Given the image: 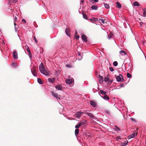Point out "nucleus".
I'll list each match as a JSON object with an SVG mask.
<instances>
[{"mask_svg": "<svg viewBox=\"0 0 146 146\" xmlns=\"http://www.w3.org/2000/svg\"><path fill=\"white\" fill-rule=\"evenodd\" d=\"M138 129H137L136 131H134L133 133L131 135H129L128 137V139H130L132 138H133L136 136L137 134V131Z\"/></svg>", "mask_w": 146, "mask_h": 146, "instance_id": "obj_1", "label": "nucleus"}, {"mask_svg": "<svg viewBox=\"0 0 146 146\" xmlns=\"http://www.w3.org/2000/svg\"><path fill=\"white\" fill-rule=\"evenodd\" d=\"M121 77H122V76L121 74H119V76H117L116 77V78L117 81L118 82H123V78L121 79Z\"/></svg>", "mask_w": 146, "mask_h": 146, "instance_id": "obj_2", "label": "nucleus"}, {"mask_svg": "<svg viewBox=\"0 0 146 146\" xmlns=\"http://www.w3.org/2000/svg\"><path fill=\"white\" fill-rule=\"evenodd\" d=\"M31 71L33 75L35 76H36L37 75L36 72V68L35 67H33L31 70Z\"/></svg>", "mask_w": 146, "mask_h": 146, "instance_id": "obj_3", "label": "nucleus"}, {"mask_svg": "<svg viewBox=\"0 0 146 146\" xmlns=\"http://www.w3.org/2000/svg\"><path fill=\"white\" fill-rule=\"evenodd\" d=\"M83 113L82 112L78 111L77 112L76 114H75V116L77 117H79L81 116Z\"/></svg>", "mask_w": 146, "mask_h": 146, "instance_id": "obj_4", "label": "nucleus"}, {"mask_svg": "<svg viewBox=\"0 0 146 146\" xmlns=\"http://www.w3.org/2000/svg\"><path fill=\"white\" fill-rule=\"evenodd\" d=\"M45 70L44 68L43 64L42 63L39 66V70L41 72Z\"/></svg>", "mask_w": 146, "mask_h": 146, "instance_id": "obj_5", "label": "nucleus"}, {"mask_svg": "<svg viewBox=\"0 0 146 146\" xmlns=\"http://www.w3.org/2000/svg\"><path fill=\"white\" fill-rule=\"evenodd\" d=\"M84 122H81L79 123L78 124L76 125L75 126V128L78 129L82 125H84Z\"/></svg>", "mask_w": 146, "mask_h": 146, "instance_id": "obj_6", "label": "nucleus"}, {"mask_svg": "<svg viewBox=\"0 0 146 146\" xmlns=\"http://www.w3.org/2000/svg\"><path fill=\"white\" fill-rule=\"evenodd\" d=\"M85 114L91 117L94 118L95 117L91 114L89 112V111H86L85 112Z\"/></svg>", "mask_w": 146, "mask_h": 146, "instance_id": "obj_7", "label": "nucleus"}, {"mask_svg": "<svg viewBox=\"0 0 146 146\" xmlns=\"http://www.w3.org/2000/svg\"><path fill=\"white\" fill-rule=\"evenodd\" d=\"M82 40H84L85 42H87V37L86 35H84L83 34L82 35Z\"/></svg>", "mask_w": 146, "mask_h": 146, "instance_id": "obj_8", "label": "nucleus"}, {"mask_svg": "<svg viewBox=\"0 0 146 146\" xmlns=\"http://www.w3.org/2000/svg\"><path fill=\"white\" fill-rule=\"evenodd\" d=\"M13 57L14 58H17L18 57V54L15 51H14L13 52Z\"/></svg>", "mask_w": 146, "mask_h": 146, "instance_id": "obj_9", "label": "nucleus"}, {"mask_svg": "<svg viewBox=\"0 0 146 146\" xmlns=\"http://www.w3.org/2000/svg\"><path fill=\"white\" fill-rule=\"evenodd\" d=\"M55 80V78H49L48 79V81L49 82H50L52 83H54Z\"/></svg>", "mask_w": 146, "mask_h": 146, "instance_id": "obj_10", "label": "nucleus"}, {"mask_svg": "<svg viewBox=\"0 0 146 146\" xmlns=\"http://www.w3.org/2000/svg\"><path fill=\"white\" fill-rule=\"evenodd\" d=\"M41 73L46 76H49V72L45 70L43 71Z\"/></svg>", "mask_w": 146, "mask_h": 146, "instance_id": "obj_11", "label": "nucleus"}, {"mask_svg": "<svg viewBox=\"0 0 146 146\" xmlns=\"http://www.w3.org/2000/svg\"><path fill=\"white\" fill-rule=\"evenodd\" d=\"M66 83H68L69 85L71 84L72 83V81L71 79H66Z\"/></svg>", "mask_w": 146, "mask_h": 146, "instance_id": "obj_12", "label": "nucleus"}, {"mask_svg": "<svg viewBox=\"0 0 146 146\" xmlns=\"http://www.w3.org/2000/svg\"><path fill=\"white\" fill-rule=\"evenodd\" d=\"M90 103V105L93 107H95L96 105V103L94 101H91Z\"/></svg>", "mask_w": 146, "mask_h": 146, "instance_id": "obj_13", "label": "nucleus"}, {"mask_svg": "<svg viewBox=\"0 0 146 146\" xmlns=\"http://www.w3.org/2000/svg\"><path fill=\"white\" fill-rule=\"evenodd\" d=\"M55 88H56V89H57L58 90H61L62 89V87L60 85H57L56 86Z\"/></svg>", "mask_w": 146, "mask_h": 146, "instance_id": "obj_14", "label": "nucleus"}, {"mask_svg": "<svg viewBox=\"0 0 146 146\" xmlns=\"http://www.w3.org/2000/svg\"><path fill=\"white\" fill-rule=\"evenodd\" d=\"M128 143V141H125L123 143H122L121 144L120 146H126Z\"/></svg>", "mask_w": 146, "mask_h": 146, "instance_id": "obj_15", "label": "nucleus"}, {"mask_svg": "<svg viewBox=\"0 0 146 146\" xmlns=\"http://www.w3.org/2000/svg\"><path fill=\"white\" fill-rule=\"evenodd\" d=\"M69 32H70V30L68 28H66L65 29V32L66 33V35L68 36L69 35Z\"/></svg>", "mask_w": 146, "mask_h": 146, "instance_id": "obj_16", "label": "nucleus"}, {"mask_svg": "<svg viewBox=\"0 0 146 146\" xmlns=\"http://www.w3.org/2000/svg\"><path fill=\"white\" fill-rule=\"evenodd\" d=\"M91 8L93 10H97L98 9V7L96 5H92L91 6Z\"/></svg>", "mask_w": 146, "mask_h": 146, "instance_id": "obj_17", "label": "nucleus"}, {"mask_svg": "<svg viewBox=\"0 0 146 146\" xmlns=\"http://www.w3.org/2000/svg\"><path fill=\"white\" fill-rule=\"evenodd\" d=\"M52 95L54 97L57 98L58 97V95L57 94L54 93V92H52Z\"/></svg>", "mask_w": 146, "mask_h": 146, "instance_id": "obj_18", "label": "nucleus"}, {"mask_svg": "<svg viewBox=\"0 0 146 146\" xmlns=\"http://www.w3.org/2000/svg\"><path fill=\"white\" fill-rule=\"evenodd\" d=\"M99 78L100 79V83H102L104 80H103V78L100 75L99 76Z\"/></svg>", "mask_w": 146, "mask_h": 146, "instance_id": "obj_19", "label": "nucleus"}, {"mask_svg": "<svg viewBox=\"0 0 146 146\" xmlns=\"http://www.w3.org/2000/svg\"><path fill=\"white\" fill-rule=\"evenodd\" d=\"M25 47L27 49V52L29 54H30V53L31 54V51H30V49L29 48V47L27 45H26L25 46Z\"/></svg>", "mask_w": 146, "mask_h": 146, "instance_id": "obj_20", "label": "nucleus"}, {"mask_svg": "<svg viewBox=\"0 0 146 146\" xmlns=\"http://www.w3.org/2000/svg\"><path fill=\"white\" fill-rule=\"evenodd\" d=\"M82 15L84 19H88V17L87 15L84 12H82Z\"/></svg>", "mask_w": 146, "mask_h": 146, "instance_id": "obj_21", "label": "nucleus"}, {"mask_svg": "<svg viewBox=\"0 0 146 146\" xmlns=\"http://www.w3.org/2000/svg\"><path fill=\"white\" fill-rule=\"evenodd\" d=\"M79 132V130L78 129H76L75 130V134L76 136L78 134Z\"/></svg>", "mask_w": 146, "mask_h": 146, "instance_id": "obj_22", "label": "nucleus"}, {"mask_svg": "<svg viewBox=\"0 0 146 146\" xmlns=\"http://www.w3.org/2000/svg\"><path fill=\"white\" fill-rule=\"evenodd\" d=\"M103 98L105 100H108L109 98V97L106 94L103 96Z\"/></svg>", "mask_w": 146, "mask_h": 146, "instance_id": "obj_23", "label": "nucleus"}, {"mask_svg": "<svg viewBox=\"0 0 146 146\" xmlns=\"http://www.w3.org/2000/svg\"><path fill=\"white\" fill-rule=\"evenodd\" d=\"M104 80L105 82H108L109 81H110V79L109 78L107 77H104Z\"/></svg>", "mask_w": 146, "mask_h": 146, "instance_id": "obj_24", "label": "nucleus"}, {"mask_svg": "<svg viewBox=\"0 0 146 146\" xmlns=\"http://www.w3.org/2000/svg\"><path fill=\"white\" fill-rule=\"evenodd\" d=\"M143 15L144 17H146V9L144 8L143 10Z\"/></svg>", "mask_w": 146, "mask_h": 146, "instance_id": "obj_25", "label": "nucleus"}, {"mask_svg": "<svg viewBox=\"0 0 146 146\" xmlns=\"http://www.w3.org/2000/svg\"><path fill=\"white\" fill-rule=\"evenodd\" d=\"M116 4L118 8H120L121 7V5L120 3L119 2H117Z\"/></svg>", "mask_w": 146, "mask_h": 146, "instance_id": "obj_26", "label": "nucleus"}, {"mask_svg": "<svg viewBox=\"0 0 146 146\" xmlns=\"http://www.w3.org/2000/svg\"><path fill=\"white\" fill-rule=\"evenodd\" d=\"M104 5L105 8L107 9H108L110 8V6L107 3H104Z\"/></svg>", "mask_w": 146, "mask_h": 146, "instance_id": "obj_27", "label": "nucleus"}, {"mask_svg": "<svg viewBox=\"0 0 146 146\" xmlns=\"http://www.w3.org/2000/svg\"><path fill=\"white\" fill-rule=\"evenodd\" d=\"M100 93L103 95H106V92L102 90H100Z\"/></svg>", "mask_w": 146, "mask_h": 146, "instance_id": "obj_28", "label": "nucleus"}, {"mask_svg": "<svg viewBox=\"0 0 146 146\" xmlns=\"http://www.w3.org/2000/svg\"><path fill=\"white\" fill-rule=\"evenodd\" d=\"M133 5L135 6H138L139 5V3L137 2H135L134 3Z\"/></svg>", "mask_w": 146, "mask_h": 146, "instance_id": "obj_29", "label": "nucleus"}, {"mask_svg": "<svg viewBox=\"0 0 146 146\" xmlns=\"http://www.w3.org/2000/svg\"><path fill=\"white\" fill-rule=\"evenodd\" d=\"M119 53L120 54H121L122 55L123 54H126L125 52L123 50H121L119 52Z\"/></svg>", "mask_w": 146, "mask_h": 146, "instance_id": "obj_30", "label": "nucleus"}, {"mask_svg": "<svg viewBox=\"0 0 146 146\" xmlns=\"http://www.w3.org/2000/svg\"><path fill=\"white\" fill-rule=\"evenodd\" d=\"M37 81L40 84H42V82L40 78H38L37 79Z\"/></svg>", "mask_w": 146, "mask_h": 146, "instance_id": "obj_31", "label": "nucleus"}, {"mask_svg": "<svg viewBox=\"0 0 146 146\" xmlns=\"http://www.w3.org/2000/svg\"><path fill=\"white\" fill-rule=\"evenodd\" d=\"M11 64L12 66L13 67H16L17 66V64L15 63H12Z\"/></svg>", "mask_w": 146, "mask_h": 146, "instance_id": "obj_32", "label": "nucleus"}, {"mask_svg": "<svg viewBox=\"0 0 146 146\" xmlns=\"http://www.w3.org/2000/svg\"><path fill=\"white\" fill-rule=\"evenodd\" d=\"M127 77L128 78H131L132 76L128 72H127Z\"/></svg>", "mask_w": 146, "mask_h": 146, "instance_id": "obj_33", "label": "nucleus"}, {"mask_svg": "<svg viewBox=\"0 0 146 146\" xmlns=\"http://www.w3.org/2000/svg\"><path fill=\"white\" fill-rule=\"evenodd\" d=\"M113 65H114V66H117V65H118V63L116 61H115L114 62H113Z\"/></svg>", "mask_w": 146, "mask_h": 146, "instance_id": "obj_34", "label": "nucleus"}, {"mask_svg": "<svg viewBox=\"0 0 146 146\" xmlns=\"http://www.w3.org/2000/svg\"><path fill=\"white\" fill-rule=\"evenodd\" d=\"M75 37L76 38H78L79 37V36L77 34V31L76 30V33L75 34Z\"/></svg>", "mask_w": 146, "mask_h": 146, "instance_id": "obj_35", "label": "nucleus"}, {"mask_svg": "<svg viewBox=\"0 0 146 146\" xmlns=\"http://www.w3.org/2000/svg\"><path fill=\"white\" fill-rule=\"evenodd\" d=\"M9 2H13V3H16L17 1V0H9Z\"/></svg>", "mask_w": 146, "mask_h": 146, "instance_id": "obj_36", "label": "nucleus"}, {"mask_svg": "<svg viewBox=\"0 0 146 146\" xmlns=\"http://www.w3.org/2000/svg\"><path fill=\"white\" fill-rule=\"evenodd\" d=\"M99 20L103 24H104L105 23L104 21V20L102 19H99Z\"/></svg>", "mask_w": 146, "mask_h": 146, "instance_id": "obj_37", "label": "nucleus"}, {"mask_svg": "<svg viewBox=\"0 0 146 146\" xmlns=\"http://www.w3.org/2000/svg\"><path fill=\"white\" fill-rule=\"evenodd\" d=\"M113 36V34H111L110 35H108V38L109 39H110L111 38L112 36Z\"/></svg>", "mask_w": 146, "mask_h": 146, "instance_id": "obj_38", "label": "nucleus"}, {"mask_svg": "<svg viewBox=\"0 0 146 146\" xmlns=\"http://www.w3.org/2000/svg\"><path fill=\"white\" fill-rule=\"evenodd\" d=\"M109 69H110V70L111 71H113V67H110V68H109Z\"/></svg>", "mask_w": 146, "mask_h": 146, "instance_id": "obj_39", "label": "nucleus"}, {"mask_svg": "<svg viewBox=\"0 0 146 146\" xmlns=\"http://www.w3.org/2000/svg\"><path fill=\"white\" fill-rule=\"evenodd\" d=\"M34 39L36 43H37L38 42V40L36 39L35 36H34Z\"/></svg>", "mask_w": 146, "mask_h": 146, "instance_id": "obj_40", "label": "nucleus"}, {"mask_svg": "<svg viewBox=\"0 0 146 146\" xmlns=\"http://www.w3.org/2000/svg\"><path fill=\"white\" fill-rule=\"evenodd\" d=\"M66 67H68V68H71L72 67L71 66H70L69 65H68V64L66 65Z\"/></svg>", "mask_w": 146, "mask_h": 146, "instance_id": "obj_41", "label": "nucleus"}, {"mask_svg": "<svg viewBox=\"0 0 146 146\" xmlns=\"http://www.w3.org/2000/svg\"><path fill=\"white\" fill-rule=\"evenodd\" d=\"M130 119L132 121H135V119H134L133 118H130Z\"/></svg>", "mask_w": 146, "mask_h": 146, "instance_id": "obj_42", "label": "nucleus"}, {"mask_svg": "<svg viewBox=\"0 0 146 146\" xmlns=\"http://www.w3.org/2000/svg\"><path fill=\"white\" fill-rule=\"evenodd\" d=\"M113 82V80H110V81H109L108 83L109 84H111L112 83V82Z\"/></svg>", "mask_w": 146, "mask_h": 146, "instance_id": "obj_43", "label": "nucleus"}, {"mask_svg": "<svg viewBox=\"0 0 146 146\" xmlns=\"http://www.w3.org/2000/svg\"><path fill=\"white\" fill-rule=\"evenodd\" d=\"M94 21H98V19L97 18H94Z\"/></svg>", "mask_w": 146, "mask_h": 146, "instance_id": "obj_44", "label": "nucleus"}, {"mask_svg": "<svg viewBox=\"0 0 146 146\" xmlns=\"http://www.w3.org/2000/svg\"><path fill=\"white\" fill-rule=\"evenodd\" d=\"M123 86H124V84H122V83H121V84H120V86L121 87H123Z\"/></svg>", "mask_w": 146, "mask_h": 146, "instance_id": "obj_45", "label": "nucleus"}, {"mask_svg": "<svg viewBox=\"0 0 146 146\" xmlns=\"http://www.w3.org/2000/svg\"><path fill=\"white\" fill-rule=\"evenodd\" d=\"M116 129V131H119V130H120V129L118 127H117V128Z\"/></svg>", "mask_w": 146, "mask_h": 146, "instance_id": "obj_46", "label": "nucleus"}, {"mask_svg": "<svg viewBox=\"0 0 146 146\" xmlns=\"http://www.w3.org/2000/svg\"><path fill=\"white\" fill-rule=\"evenodd\" d=\"M22 21L23 22H24L25 23H26L25 20L24 19H22Z\"/></svg>", "mask_w": 146, "mask_h": 146, "instance_id": "obj_47", "label": "nucleus"}, {"mask_svg": "<svg viewBox=\"0 0 146 146\" xmlns=\"http://www.w3.org/2000/svg\"><path fill=\"white\" fill-rule=\"evenodd\" d=\"M14 20L16 21L17 20V18L16 17H15V18H14Z\"/></svg>", "mask_w": 146, "mask_h": 146, "instance_id": "obj_48", "label": "nucleus"}, {"mask_svg": "<svg viewBox=\"0 0 146 146\" xmlns=\"http://www.w3.org/2000/svg\"><path fill=\"white\" fill-rule=\"evenodd\" d=\"M90 1L92 3H94V1L92 0H90Z\"/></svg>", "mask_w": 146, "mask_h": 146, "instance_id": "obj_49", "label": "nucleus"}, {"mask_svg": "<svg viewBox=\"0 0 146 146\" xmlns=\"http://www.w3.org/2000/svg\"><path fill=\"white\" fill-rule=\"evenodd\" d=\"M90 20L92 21H94V18L91 19Z\"/></svg>", "mask_w": 146, "mask_h": 146, "instance_id": "obj_50", "label": "nucleus"}, {"mask_svg": "<svg viewBox=\"0 0 146 146\" xmlns=\"http://www.w3.org/2000/svg\"><path fill=\"white\" fill-rule=\"evenodd\" d=\"M78 56H80L81 55V53H80V52H78Z\"/></svg>", "mask_w": 146, "mask_h": 146, "instance_id": "obj_51", "label": "nucleus"}, {"mask_svg": "<svg viewBox=\"0 0 146 146\" xmlns=\"http://www.w3.org/2000/svg\"><path fill=\"white\" fill-rule=\"evenodd\" d=\"M94 1L95 2H97L98 1V0H94Z\"/></svg>", "mask_w": 146, "mask_h": 146, "instance_id": "obj_52", "label": "nucleus"}, {"mask_svg": "<svg viewBox=\"0 0 146 146\" xmlns=\"http://www.w3.org/2000/svg\"><path fill=\"white\" fill-rule=\"evenodd\" d=\"M143 23L142 22H141L140 23V25L141 26L142 25V24Z\"/></svg>", "mask_w": 146, "mask_h": 146, "instance_id": "obj_53", "label": "nucleus"}, {"mask_svg": "<svg viewBox=\"0 0 146 146\" xmlns=\"http://www.w3.org/2000/svg\"><path fill=\"white\" fill-rule=\"evenodd\" d=\"M84 0H82L81 1V2L82 3H84Z\"/></svg>", "mask_w": 146, "mask_h": 146, "instance_id": "obj_54", "label": "nucleus"}, {"mask_svg": "<svg viewBox=\"0 0 146 146\" xmlns=\"http://www.w3.org/2000/svg\"><path fill=\"white\" fill-rule=\"evenodd\" d=\"M14 25L15 26L16 25V24L15 23H14Z\"/></svg>", "mask_w": 146, "mask_h": 146, "instance_id": "obj_55", "label": "nucleus"}]
</instances>
